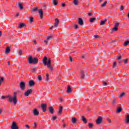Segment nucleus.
Returning a JSON list of instances; mask_svg holds the SVG:
<instances>
[{
	"label": "nucleus",
	"mask_w": 129,
	"mask_h": 129,
	"mask_svg": "<svg viewBox=\"0 0 129 129\" xmlns=\"http://www.w3.org/2000/svg\"><path fill=\"white\" fill-rule=\"evenodd\" d=\"M72 122L73 123H76V122H77V119L75 117H73L72 118Z\"/></svg>",
	"instance_id": "23"
},
{
	"label": "nucleus",
	"mask_w": 129,
	"mask_h": 129,
	"mask_svg": "<svg viewBox=\"0 0 129 129\" xmlns=\"http://www.w3.org/2000/svg\"><path fill=\"white\" fill-rule=\"evenodd\" d=\"M11 52V49H6L5 51V54H8L9 53Z\"/></svg>",
	"instance_id": "33"
},
{
	"label": "nucleus",
	"mask_w": 129,
	"mask_h": 129,
	"mask_svg": "<svg viewBox=\"0 0 129 129\" xmlns=\"http://www.w3.org/2000/svg\"><path fill=\"white\" fill-rule=\"evenodd\" d=\"M94 36L95 38V39H97V38L99 37V36H98L97 35H94Z\"/></svg>",
	"instance_id": "54"
},
{
	"label": "nucleus",
	"mask_w": 129,
	"mask_h": 129,
	"mask_svg": "<svg viewBox=\"0 0 129 129\" xmlns=\"http://www.w3.org/2000/svg\"><path fill=\"white\" fill-rule=\"evenodd\" d=\"M49 112L51 113V114H53L54 113V108H53L52 106H50L49 108Z\"/></svg>",
	"instance_id": "18"
},
{
	"label": "nucleus",
	"mask_w": 129,
	"mask_h": 129,
	"mask_svg": "<svg viewBox=\"0 0 129 129\" xmlns=\"http://www.w3.org/2000/svg\"><path fill=\"white\" fill-rule=\"evenodd\" d=\"M103 86H106L107 85V83H106L105 82L103 83Z\"/></svg>",
	"instance_id": "51"
},
{
	"label": "nucleus",
	"mask_w": 129,
	"mask_h": 129,
	"mask_svg": "<svg viewBox=\"0 0 129 129\" xmlns=\"http://www.w3.org/2000/svg\"><path fill=\"white\" fill-rule=\"evenodd\" d=\"M22 53H23V50H20L19 51V54L20 56L22 55Z\"/></svg>",
	"instance_id": "48"
},
{
	"label": "nucleus",
	"mask_w": 129,
	"mask_h": 129,
	"mask_svg": "<svg viewBox=\"0 0 129 129\" xmlns=\"http://www.w3.org/2000/svg\"><path fill=\"white\" fill-rule=\"evenodd\" d=\"M78 24L79 25H80V26H82L84 24V22L83 21V19H82L81 18H78Z\"/></svg>",
	"instance_id": "10"
},
{
	"label": "nucleus",
	"mask_w": 129,
	"mask_h": 129,
	"mask_svg": "<svg viewBox=\"0 0 129 129\" xmlns=\"http://www.w3.org/2000/svg\"><path fill=\"white\" fill-rule=\"evenodd\" d=\"M56 119H57V117L56 116H53L51 118V120H55Z\"/></svg>",
	"instance_id": "44"
},
{
	"label": "nucleus",
	"mask_w": 129,
	"mask_h": 129,
	"mask_svg": "<svg viewBox=\"0 0 129 129\" xmlns=\"http://www.w3.org/2000/svg\"><path fill=\"white\" fill-rule=\"evenodd\" d=\"M121 110H122V108H121V107H118V109L116 110V112L119 113V112H121Z\"/></svg>",
	"instance_id": "31"
},
{
	"label": "nucleus",
	"mask_w": 129,
	"mask_h": 129,
	"mask_svg": "<svg viewBox=\"0 0 129 129\" xmlns=\"http://www.w3.org/2000/svg\"><path fill=\"white\" fill-rule=\"evenodd\" d=\"M0 83H2V82H4V80H5V79L3 78V77H0Z\"/></svg>",
	"instance_id": "41"
},
{
	"label": "nucleus",
	"mask_w": 129,
	"mask_h": 129,
	"mask_svg": "<svg viewBox=\"0 0 129 129\" xmlns=\"http://www.w3.org/2000/svg\"><path fill=\"white\" fill-rule=\"evenodd\" d=\"M36 70H37L36 68L35 67L32 68V72H36Z\"/></svg>",
	"instance_id": "46"
},
{
	"label": "nucleus",
	"mask_w": 129,
	"mask_h": 129,
	"mask_svg": "<svg viewBox=\"0 0 129 129\" xmlns=\"http://www.w3.org/2000/svg\"><path fill=\"white\" fill-rule=\"evenodd\" d=\"M29 85L30 86H34L35 85V82L33 80H31L29 81Z\"/></svg>",
	"instance_id": "20"
},
{
	"label": "nucleus",
	"mask_w": 129,
	"mask_h": 129,
	"mask_svg": "<svg viewBox=\"0 0 129 129\" xmlns=\"http://www.w3.org/2000/svg\"><path fill=\"white\" fill-rule=\"evenodd\" d=\"M68 93H71L72 92V90L71 89V87L70 86H68L67 89Z\"/></svg>",
	"instance_id": "21"
},
{
	"label": "nucleus",
	"mask_w": 129,
	"mask_h": 129,
	"mask_svg": "<svg viewBox=\"0 0 129 129\" xmlns=\"http://www.w3.org/2000/svg\"><path fill=\"white\" fill-rule=\"evenodd\" d=\"M124 95H125V93L123 92V93H121V94H120L119 97V98H121V97H123V96H124Z\"/></svg>",
	"instance_id": "37"
},
{
	"label": "nucleus",
	"mask_w": 129,
	"mask_h": 129,
	"mask_svg": "<svg viewBox=\"0 0 129 129\" xmlns=\"http://www.w3.org/2000/svg\"><path fill=\"white\" fill-rule=\"evenodd\" d=\"M106 22H107V20L106 19H105L104 21H101L100 23V26H103V25H105V23H106Z\"/></svg>",
	"instance_id": "22"
},
{
	"label": "nucleus",
	"mask_w": 129,
	"mask_h": 129,
	"mask_svg": "<svg viewBox=\"0 0 129 129\" xmlns=\"http://www.w3.org/2000/svg\"><path fill=\"white\" fill-rule=\"evenodd\" d=\"M129 45V41L127 40V41H126L125 42H124V44H123V46L124 47H125V46H127Z\"/></svg>",
	"instance_id": "28"
},
{
	"label": "nucleus",
	"mask_w": 129,
	"mask_h": 129,
	"mask_svg": "<svg viewBox=\"0 0 129 129\" xmlns=\"http://www.w3.org/2000/svg\"><path fill=\"white\" fill-rule=\"evenodd\" d=\"M74 28H75V29L76 30H77V29H78V25L77 24H75L74 26Z\"/></svg>",
	"instance_id": "45"
},
{
	"label": "nucleus",
	"mask_w": 129,
	"mask_h": 129,
	"mask_svg": "<svg viewBox=\"0 0 129 129\" xmlns=\"http://www.w3.org/2000/svg\"><path fill=\"white\" fill-rule=\"evenodd\" d=\"M49 80V74H46V81Z\"/></svg>",
	"instance_id": "47"
},
{
	"label": "nucleus",
	"mask_w": 129,
	"mask_h": 129,
	"mask_svg": "<svg viewBox=\"0 0 129 129\" xmlns=\"http://www.w3.org/2000/svg\"><path fill=\"white\" fill-rule=\"evenodd\" d=\"M34 128H36L37 127V123L35 122H34Z\"/></svg>",
	"instance_id": "52"
},
{
	"label": "nucleus",
	"mask_w": 129,
	"mask_h": 129,
	"mask_svg": "<svg viewBox=\"0 0 129 129\" xmlns=\"http://www.w3.org/2000/svg\"><path fill=\"white\" fill-rule=\"evenodd\" d=\"M32 89L28 90L25 93H24V95L25 96H29L31 93H32Z\"/></svg>",
	"instance_id": "11"
},
{
	"label": "nucleus",
	"mask_w": 129,
	"mask_h": 129,
	"mask_svg": "<svg viewBox=\"0 0 129 129\" xmlns=\"http://www.w3.org/2000/svg\"><path fill=\"white\" fill-rule=\"evenodd\" d=\"M11 48H12V46H7L6 47V49H11Z\"/></svg>",
	"instance_id": "57"
},
{
	"label": "nucleus",
	"mask_w": 129,
	"mask_h": 129,
	"mask_svg": "<svg viewBox=\"0 0 129 129\" xmlns=\"http://www.w3.org/2000/svg\"><path fill=\"white\" fill-rule=\"evenodd\" d=\"M38 61H39V60L37 58L34 57L33 58L32 56H29L28 58V62L29 64H37V63H38Z\"/></svg>",
	"instance_id": "1"
},
{
	"label": "nucleus",
	"mask_w": 129,
	"mask_h": 129,
	"mask_svg": "<svg viewBox=\"0 0 129 129\" xmlns=\"http://www.w3.org/2000/svg\"><path fill=\"white\" fill-rule=\"evenodd\" d=\"M53 38V36H49L46 37L47 40L49 41V40L52 39Z\"/></svg>",
	"instance_id": "39"
},
{
	"label": "nucleus",
	"mask_w": 129,
	"mask_h": 129,
	"mask_svg": "<svg viewBox=\"0 0 129 129\" xmlns=\"http://www.w3.org/2000/svg\"><path fill=\"white\" fill-rule=\"evenodd\" d=\"M116 67V61H114L113 63V68Z\"/></svg>",
	"instance_id": "42"
},
{
	"label": "nucleus",
	"mask_w": 129,
	"mask_h": 129,
	"mask_svg": "<svg viewBox=\"0 0 129 129\" xmlns=\"http://www.w3.org/2000/svg\"><path fill=\"white\" fill-rule=\"evenodd\" d=\"M86 75V72L81 70V79H84L85 78V76Z\"/></svg>",
	"instance_id": "6"
},
{
	"label": "nucleus",
	"mask_w": 129,
	"mask_h": 129,
	"mask_svg": "<svg viewBox=\"0 0 129 129\" xmlns=\"http://www.w3.org/2000/svg\"><path fill=\"white\" fill-rule=\"evenodd\" d=\"M29 22L30 23L34 22V18L33 17H29Z\"/></svg>",
	"instance_id": "30"
},
{
	"label": "nucleus",
	"mask_w": 129,
	"mask_h": 129,
	"mask_svg": "<svg viewBox=\"0 0 129 129\" xmlns=\"http://www.w3.org/2000/svg\"><path fill=\"white\" fill-rule=\"evenodd\" d=\"M55 23H54V27L55 28H57L58 27V25H59V23L60 21H59V19L56 18L55 19Z\"/></svg>",
	"instance_id": "14"
},
{
	"label": "nucleus",
	"mask_w": 129,
	"mask_h": 129,
	"mask_svg": "<svg viewBox=\"0 0 129 129\" xmlns=\"http://www.w3.org/2000/svg\"><path fill=\"white\" fill-rule=\"evenodd\" d=\"M49 69H50V71H53L54 70V69H53V67H52V65L49 66V67H47Z\"/></svg>",
	"instance_id": "40"
},
{
	"label": "nucleus",
	"mask_w": 129,
	"mask_h": 129,
	"mask_svg": "<svg viewBox=\"0 0 129 129\" xmlns=\"http://www.w3.org/2000/svg\"><path fill=\"white\" fill-rule=\"evenodd\" d=\"M117 59V60H120V59H121V56L120 55H119Z\"/></svg>",
	"instance_id": "50"
},
{
	"label": "nucleus",
	"mask_w": 129,
	"mask_h": 129,
	"mask_svg": "<svg viewBox=\"0 0 129 129\" xmlns=\"http://www.w3.org/2000/svg\"><path fill=\"white\" fill-rule=\"evenodd\" d=\"M115 103H116V99L115 98H113V100L112 101V104H115Z\"/></svg>",
	"instance_id": "35"
},
{
	"label": "nucleus",
	"mask_w": 129,
	"mask_h": 129,
	"mask_svg": "<svg viewBox=\"0 0 129 129\" xmlns=\"http://www.w3.org/2000/svg\"><path fill=\"white\" fill-rule=\"evenodd\" d=\"M52 4L54 6H57L58 5V1H57V0H52Z\"/></svg>",
	"instance_id": "26"
},
{
	"label": "nucleus",
	"mask_w": 129,
	"mask_h": 129,
	"mask_svg": "<svg viewBox=\"0 0 129 129\" xmlns=\"http://www.w3.org/2000/svg\"><path fill=\"white\" fill-rule=\"evenodd\" d=\"M47 60H48V57H47V56H45L43 59V63L44 66L47 65Z\"/></svg>",
	"instance_id": "15"
},
{
	"label": "nucleus",
	"mask_w": 129,
	"mask_h": 129,
	"mask_svg": "<svg viewBox=\"0 0 129 129\" xmlns=\"http://www.w3.org/2000/svg\"><path fill=\"white\" fill-rule=\"evenodd\" d=\"M20 88L22 90H25L26 89V83L25 82H21L19 83Z\"/></svg>",
	"instance_id": "5"
},
{
	"label": "nucleus",
	"mask_w": 129,
	"mask_h": 129,
	"mask_svg": "<svg viewBox=\"0 0 129 129\" xmlns=\"http://www.w3.org/2000/svg\"><path fill=\"white\" fill-rule=\"evenodd\" d=\"M47 67H50L51 66V59L49 58L47 61V63L46 64Z\"/></svg>",
	"instance_id": "25"
},
{
	"label": "nucleus",
	"mask_w": 129,
	"mask_h": 129,
	"mask_svg": "<svg viewBox=\"0 0 129 129\" xmlns=\"http://www.w3.org/2000/svg\"><path fill=\"white\" fill-rule=\"evenodd\" d=\"M73 3L75 5V6H78V0H74Z\"/></svg>",
	"instance_id": "29"
},
{
	"label": "nucleus",
	"mask_w": 129,
	"mask_h": 129,
	"mask_svg": "<svg viewBox=\"0 0 129 129\" xmlns=\"http://www.w3.org/2000/svg\"><path fill=\"white\" fill-rule=\"evenodd\" d=\"M107 120L108 121V122H110V123L111 122V120L109 118H107Z\"/></svg>",
	"instance_id": "58"
},
{
	"label": "nucleus",
	"mask_w": 129,
	"mask_h": 129,
	"mask_svg": "<svg viewBox=\"0 0 129 129\" xmlns=\"http://www.w3.org/2000/svg\"><path fill=\"white\" fill-rule=\"evenodd\" d=\"M38 7H36L35 8H33L32 9V12H37L38 11Z\"/></svg>",
	"instance_id": "38"
},
{
	"label": "nucleus",
	"mask_w": 129,
	"mask_h": 129,
	"mask_svg": "<svg viewBox=\"0 0 129 129\" xmlns=\"http://www.w3.org/2000/svg\"><path fill=\"white\" fill-rule=\"evenodd\" d=\"M81 119L83 122V123H87V119H86V118L84 117V116H82Z\"/></svg>",
	"instance_id": "17"
},
{
	"label": "nucleus",
	"mask_w": 129,
	"mask_h": 129,
	"mask_svg": "<svg viewBox=\"0 0 129 129\" xmlns=\"http://www.w3.org/2000/svg\"><path fill=\"white\" fill-rule=\"evenodd\" d=\"M95 20H96V18H91L90 19V23H93V22H94V21H95Z\"/></svg>",
	"instance_id": "32"
},
{
	"label": "nucleus",
	"mask_w": 129,
	"mask_h": 129,
	"mask_svg": "<svg viewBox=\"0 0 129 129\" xmlns=\"http://www.w3.org/2000/svg\"><path fill=\"white\" fill-rule=\"evenodd\" d=\"M38 13H39L40 19H43V17H44V12H43V10L40 9L38 11Z\"/></svg>",
	"instance_id": "12"
},
{
	"label": "nucleus",
	"mask_w": 129,
	"mask_h": 129,
	"mask_svg": "<svg viewBox=\"0 0 129 129\" xmlns=\"http://www.w3.org/2000/svg\"><path fill=\"white\" fill-rule=\"evenodd\" d=\"M2 99H6V98H8V102H10V103H12V96H11L10 95H8L7 96H2L1 97Z\"/></svg>",
	"instance_id": "4"
},
{
	"label": "nucleus",
	"mask_w": 129,
	"mask_h": 129,
	"mask_svg": "<svg viewBox=\"0 0 129 129\" xmlns=\"http://www.w3.org/2000/svg\"><path fill=\"white\" fill-rule=\"evenodd\" d=\"M41 108L43 112H45V111L47 110V104H42Z\"/></svg>",
	"instance_id": "9"
},
{
	"label": "nucleus",
	"mask_w": 129,
	"mask_h": 129,
	"mask_svg": "<svg viewBox=\"0 0 129 129\" xmlns=\"http://www.w3.org/2000/svg\"><path fill=\"white\" fill-rule=\"evenodd\" d=\"M26 27H27V25H26V24L24 23H20L18 26V28L19 29H22V28H26Z\"/></svg>",
	"instance_id": "13"
},
{
	"label": "nucleus",
	"mask_w": 129,
	"mask_h": 129,
	"mask_svg": "<svg viewBox=\"0 0 129 129\" xmlns=\"http://www.w3.org/2000/svg\"><path fill=\"white\" fill-rule=\"evenodd\" d=\"M44 43L45 44H47L48 43V40H47V39H46V40H44Z\"/></svg>",
	"instance_id": "61"
},
{
	"label": "nucleus",
	"mask_w": 129,
	"mask_h": 129,
	"mask_svg": "<svg viewBox=\"0 0 129 129\" xmlns=\"http://www.w3.org/2000/svg\"><path fill=\"white\" fill-rule=\"evenodd\" d=\"M17 92L14 93L13 97H12V101L13 102L14 104H17L18 102V99H17Z\"/></svg>",
	"instance_id": "2"
},
{
	"label": "nucleus",
	"mask_w": 129,
	"mask_h": 129,
	"mask_svg": "<svg viewBox=\"0 0 129 129\" xmlns=\"http://www.w3.org/2000/svg\"><path fill=\"white\" fill-rule=\"evenodd\" d=\"M117 41V39H115L114 40H112L111 43H114Z\"/></svg>",
	"instance_id": "55"
},
{
	"label": "nucleus",
	"mask_w": 129,
	"mask_h": 129,
	"mask_svg": "<svg viewBox=\"0 0 129 129\" xmlns=\"http://www.w3.org/2000/svg\"><path fill=\"white\" fill-rule=\"evenodd\" d=\"M88 16H92V13H88Z\"/></svg>",
	"instance_id": "63"
},
{
	"label": "nucleus",
	"mask_w": 129,
	"mask_h": 129,
	"mask_svg": "<svg viewBox=\"0 0 129 129\" xmlns=\"http://www.w3.org/2000/svg\"><path fill=\"white\" fill-rule=\"evenodd\" d=\"M33 113L34 115H39V112L38 111V110L37 109H35L33 110Z\"/></svg>",
	"instance_id": "16"
},
{
	"label": "nucleus",
	"mask_w": 129,
	"mask_h": 129,
	"mask_svg": "<svg viewBox=\"0 0 129 129\" xmlns=\"http://www.w3.org/2000/svg\"><path fill=\"white\" fill-rule=\"evenodd\" d=\"M118 26H119V23H115L114 27L112 29L111 31V34H112L113 32H116L117 31H118Z\"/></svg>",
	"instance_id": "3"
},
{
	"label": "nucleus",
	"mask_w": 129,
	"mask_h": 129,
	"mask_svg": "<svg viewBox=\"0 0 129 129\" xmlns=\"http://www.w3.org/2000/svg\"><path fill=\"white\" fill-rule=\"evenodd\" d=\"M25 126H26V128H30V126L28 124L25 125Z\"/></svg>",
	"instance_id": "60"
},
{
	"label": "nucleus",
	"mask_w": 129,
	"mask_h": 129,
	"mask_svg": "<svg viewBox=\"0 0 129 129\" xmlns=\"http://www.w3.org/2000/svg\"><path fill=\"white\" fill-rule=\"evenodd\" d=\"M38 80H39V81H41L42 80V76L41 75H39L38 76Z\"/></svg>",
	"instance_id": "43"
},
{
	"label": "nucleus",
	"mask_w": 129,
	"mask_h": 129,
	"mask_svg": "<svg viewBox=\"0 0 129 129\" xmlns=\"http://www.w3.org/2000/svg\"><path fill=\"white\" fill-rule=\"evenodd\" d=\"M125 122L126 123H129V115H127Z\"/></svg>",
	"instance_id": "36"
},
{
	"label": "nucleus",
	"mask_w": 129,
	"mask_h": 129,
	"mask_svg": "<svg viewBox=\"0 0 129 129\" xmlns=\"http://www.w3.org/2000/svg\"><path fill=\"white\" fill-rule=\"evenodd\" d=\"M33 42H34V44H37V41L36 40H33Z\"/></svg>",
	"instance_id": "64"
},
{
	"label": "nucleus",
	"mask_w": 129,
	"mask_h": 129,
	"mask_svg": "<svg viewBox=\"0 0 129 129\" xmlns=\"http://www.w3.org/2000/svg\"><path fill=\"white\" fill-rule=\"evenodd\" d=\"M18 7L20 9V10H23L24 9V6H23V5L21 3H18Z\"/></svg>",
	"instance_id": "24"
},
{
	"label": "nucleus",
	"mask_w": 129,
	"mask_h": 129,
	"mask_svg": "<svg viewBox=\"0 0 129 129\" xmlns=\"http://www.w3.org/2000/svg\"><path fill=\"white\" fill-rule=\"evenodd\" d=\"M20 16V14L17 13L15 17H19Z\"/></svg>",
	"instance_id": "62"
},
{
	"label": "nucleus",
	"mask_w": 129,
	"mask_h": 129,
	"mask_svg": "<svg viewBox=\"0 0 129 129\" xmlns=\"http://www.w3.org/2000/svg\"><path fill=\"white\" fill-rule=\"evenodd\" d=\"M127 61H128V59H125L124 60V63L125 64L126 63H127Z\"/></svg>",
	"instance_id": "56"
},
{
	"label": "nucleus",
	"mask_w": 129,
	"mask_h": 129,
	"mask_svg": "<svg viewBox=\"0 0 129 129\" xmlns=\"http://www.w3.org/2000/svg\"><path fill=\"white\" fill-rule=\"evenodd\" d=\"M70 60L71 62H72V61H73V59H72V56H70Z\"/></svg>",
	"instance_id": "59"
},
{
	"label": "nucleus",
	"mask_w": 129,
	"mask_h": 129,
	"mask_svg": "<svg viewBox=\"0 0 129 129\" xmlns=\"http://www.w3.org/2000/svg\"><path fill=\"white\" fill-rule=\"evenodd\" d=\"M61 7H62V8H64V7H66V4L64 3L61 4Z\"/></svg>",
	"instance_id": "53"
},
{
	"label": "nucleus",
	"mask_w": 129,
	"mask_h": 129,
	"mask_svg": "<svg viewBox=\"0 0 129 129\" xmlns=\"http://www.w3.org/2000/svg\"><path fill=\"white\" fill-rule=\"evenodd\" d=\"M106 4H107V1H105L102 5H101V7H102V8H104V7H106Z\"/></svg>",
	"instance_id": "27"
},
{
	"label": "nucleus",
	"mask_w": 129,
	"mask_h": 129,
	"mask_svg": "<svg viewBox=\"0 0 129 129\" xmlns=\"http://www.w3.org/2000/svg\"><path fill=\"white\" fill-rule=\"evenodd\" d=\"M11 129H19V127H18V125L16 122H13L12 123Z\"/></svg>",
	"instance_id": "8"
},
{
	"label": "nucleus",
	"mask_w": 129,
	"mask_h": 129,
	"mask_svg": "<svg viewBox=\"0 0 129 129\" xmlns=\"http://www.w3.org/2000/svg\"><path fill=\"white\" fill-rule=\"evenodd\" d=\"M124 9V8L123 7V6L121 5V6H120V11L123 10Z\"/></svg>",
	"instance_id": "49"
},
{
	"label": "nucleus",
	"mask_w": 129,
	"mask_h": 129,
	"mask_svg": "<svg viewBox=\"0 0 129 129\" xmlns=\"http://www.w3.org/2000/svg\"><path fill=\"white\" fill-rule=\"evenodd\" d=\"M62 110H63V107H62V106H60L59 110H58V112L59 115H60V114H61V113H62Z\"/></svg>",
	"instance_id": "19"
},
{
	"label": "nucleus",
	"mask_w": 129,
	"mask_h": 129,
	"mask_svg": "<svg viewBox=\"0 0 129 129\" xmlns=\"http://www.w3.org/2000/svg\"><path fill=\"white\" fill-rule=\"evenodd\" d=\"M88 126L90 128H92L93 127V124L92 123H88Z\"/></svg>",
	"instance_id": "34"
},
{
	"label": "nucleus",
	"mask_w": 129,
	"mask_h": 129,
	"mask_svg": "<svg viewBox=\"0 0 129 129\" xmlns=\"http://www.w3.org/2000/svg\"><path fill=\"white\" fill-rule=\"evenodd\" d=\"M102 122V118L101 116H99L96 121V123L97 124H100Z\"/></svg>",
	"instance_id": "7"
}]
</instances>
